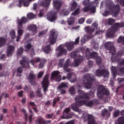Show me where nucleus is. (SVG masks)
<instances>
[{
    "label": "nucleus",
    "mask_w": 124,
    "mask_h": 124,
    "mask_svg": "<svg viewBox=\"0 0 124 124\" xmlns=\"http://www.w3.org/2000/svg\"><path fill=\"white\" fill-rule=\"evenodd\" d=\"M80 95L76 97V103L72 105V108L74 111L78 112L79 114L83 113L81 109H78V106H81L86 104L87 106H91L93 104V101L88 102L87 101H84V99L88 98V95L89 94H85L84 92L80 91Z\"/></svg>",
    "instance_id": "obj_1"
},
{
    "label": "nucleus",
    "mask_w": 124,
    "mask_h": 124,
    "mask_svg": "<svg viewBox=\"0 0 124 124\" xmlns=\"http://www.w3.org/2000/svg\"><path fill=\"white\" fill-rule=\"evenodd\" d=\"M62 4V3L60 0H53V5L55 9L57 10V12H55L54 11H51L47 14V19L48 21H49L50 22H55V21L57 20V13H58V10L61 8Z\"/></svg>",
    "instance_id": "obj_2"
},
{
    "label": "nucleus",
    "mask_w": 124,
    "mask_h": 124,
    "mask_svg": "<svg viewBox=\"0 0 124 124\" xmlns=\"http://www.w3.org/2000/svg\"><path fill=\"white\" fill-rule=\"evenodd\" d=\"M97 0H95V2H92L90 3V0H84L83 4L84 5H88V7H85L82 10L84 12H88V11H90L91 13H95V7L92 6L93 4L94 5H96L98 3L97 1Z\"/></svg>",
    "instance_id": "obj_3"
},
{
    "label": "nucleus",
    "mask_w": 124,
    "mask_h": 124,
    "mask_svg": "<svg viewBox=\"0 0 124 124\" xmlns=\"http://www.w3.org/2000/svg\"><path fill=\"white\" fill-rule=\"evenodd\" d=\"M124 23L122 22L121 23H116L114 26L108 30L107 35L108 37H113L114 36V33L116 31H117L119 28H124Z\"/></svg>",
    "instance_id": "obj_4"
},
{
    "label": "nucleus",
    "mask_w": 124,
    "mask_h": 124,
    "mask_svg": "<svg viewBox=\"0 0 124 124\" xmlns=\"http://www.w3.org/2000/svg\"><path fill=\"white\" fill-rule=\"evenodd\" d=\"M82 79L83 82V86L85 87L86 89H91L92 87V81H93L91 75L87 74L84 76Z\"/></svg>",
    "instance_id": "obj_5"
},
{
    "label": "nucleus",
    "mask_w": 124,
    "mask_h": 124,
    "mask_svg": "<svg viewBox=\"0 0 124 124\" xmlns=\"http://www.w3.org/2000/svg\"><path fill=\"white\" fill-rule=\"evenodd\" d=\"M86 57L87 59L90 58H96V62L97 64H99L101 62V58L97 56V54L95 52L91 53L90 52V49L88 48L86 51Z\"/></svg>",
    "instance_id": "obj_6"
},
{
    "label": "nucleus",
    "mask_w": 124,
    "mask_h": 124,
    "mask_svg": "<svg viewBox=\"0 0 124 124\" xmlns=\"http://www.w3.org/2000/svg\"><path fill=\"white\" fill-rule=\"evenodd\" d=\"M16 22L17 24V36L16 37V41L18 42V41H20L21 36L24 33V30H23V25L21 24L20 20H18Z\"/></svg>",
    "instance_id": "obj_7"
},
{
    "label": "nucleus",
    "mask_w": 124,
    "mask_h": 124,
    "mask_svg": "<svg viewBox=\"0 0 124 124\" xmlns=\"http://www.w3.org/2000/svg\"><path fill=\"white\" fill-rule=\"evenodd\" d=\"M63 62H64V59L60 60L59 61V66H60V67H63L65 71H70V69L67 68L68 66L70 65V60L69 59H67L64 64Z\"/></svg>",
    "instance_id": "obj_8"
},
{
    "label": "nucleus",
    "mask_w": 124,
    "mask_h": 124,
    "mask_svg": "<svg viewBox=\"0 0 124 124\" xmlns=\"http://www.w3.org/2000/svg\"><path fill=\"white\" fill-rule=\"evenodd\" d=\"M104 94L109 95V91L107 89H106L104 88V86H101L98 89L97 95L99 98H101V97L103 96Z\"/></svg>",
    "instance_id": "obj_9"
},
{
    "label": "nucleus",
    "mask_w": 124,
    "mask_h": 124,
    "mask_svg": "<svg viewBox=\"0 0 124 124\" xmlns=\"http://www.w3.org/2000/svg\"><path fill=\"white\" fill-rule=\"evenodd\" d=\"M113 45V42H107L105 44V47L106 49H109L110 53H111V54H112V56L111 57V61H113V57L114 55H115V52L116 51L115 47H114Z\"/></svg>",
    "instance_id": "obj_10"
},
{
    "label": "nucleus",
    "mask_w": 124,
    "mask_h": 124,
    "mask_svg": "<svg viewBox=\"0 0 124 124\" xmlns=\"http://www.w3.org/2000/svg\"><path fill=\"white\" fill-rule=\"evenodd\" d=\"M80 39V37H78L75 39V42H71L66 43L65 45V47H66L68 51H71L72 49H73V46L74 45H77V44H79V40Z\"/></svg>",
    "instance_id": "obj_11"
},
{
    "label": "nucleus",
    "mask_w": 124,
    "mask_h": 124,
    "mask_svg": "<svg viewBox=\"0 0 124 124\" xmlns=\"http://www.w3.org/2000/svg\"><path fill=\"white\" fill-rule=\"evenodd\" d=\"M49 75H46L45 76L44 79L42 82V85L43 86V90L44 93H46L48 89V86H49Z\"/></svg>",
    "instance_id": "obj_12"
},
{
    "label": "nucleus",
    "mask_w": 124,
    "mask_h": 124,
    "mask_svg": "<svg viewBox=\"0 0 124 124\" xmlns=\"http://www.w3.org/2000/svg\"><path fill=\"white\" fill-rule=\"evenodd\" d=\"M57 40V34H56V32L55 30H52L50 31V34H49V41L50 44H55L56 43V40Z\"/></svg>",
    "instance_id": "obj_13"
},
{
    "label": "nucleus",
    "mask_w": 124,
    "mask_h": 124,
    "mask_svg": "<svg viewBox=\"0 0 124 124\" xmlns=\"http://www.w3.org/2000/svg\"><path fill=\"white\" fill-rule=\"evenodd\" d=\"M59 74H60V72L54 71L51 74V79L55 80L56 82H60L62 80V76Z\"/></svg>",
    "instance_id": "obj_14"
},
{
    "label": "nucleus",
    "mask_w": 124,
    "mask_h": 124,
    "mask_svg": "<svg viewBox=\"0 0 124 124\" xmlns=\"http://www.w3.org/2000/svg\"><path fill=\"white\" fill-rule=\"evenodd\" d=\"M66 52V50L64 49V46L60 45L56 50L57 56L60 57L62 55H65Z\"/></svg>",
    "instance_id": "obj_15"
},
{
    "label": "nucleus",
    "mask_w": 124,
    "mask_h": 124,
    "mask_svg": "<svg viewBox=\"0 0 124 124\" xmlns=\"http://www.w3.org/2000/svg\"><path fill=\"white\" fill-rule=\"evenodd\" d=\"M83 117L84 118L85 120H88V124H96L94 121V118H93L92 115L84 114Z\"/></svg>",
    "instance_id": "obj_16"
},
{
    "label": "nucleus",
    "mask_w": 124,
    "mask_h": 124,
    "mask_svg": "<svg viewBox=\"0 0 124 124\" xmlns=\"http://www.w3.org/2000/svg\"><path fill=\"white\" fill-rule=\"evenodd\" d=\"M95 75L96 76H101V75H103L104 77L106 78L108 77L109 75V72L108 70H97L96 71Z\"/></svg>",
    "instance_id": "obj_17"
},
{
    "label": "nucleus",
    "mask_w": 124,
    "mask_h": 124,
    "mask_svg": "<svg viewBox=\"0 0 124 124\" xmlns=\"http://www.w3.org/2000/svg\"><path fill=\"white\" fill-rule=\"evenodd\" d=\"M33 0H19L18 1V4H17V6L18 7H21L22 5L23 6L27 7L30 5V1H31Z\"/></svg>",
    "instance_id": "obj_18"
},
{
    "label": "nucleus",
    "mask_w": 124,
    "mask_h": 124,
    "mask_svg": "<svg viewBox=\"0 0 124 124\" xmlns=\"http://www.w3.org/2000/svg\"><path fill=\"white\" fill-rule=\"evenodd\" d=\"M97 23L94 22L92 25V28L90 27H86L85 28V31L89 32V33H91V32H93L94 31V30H96L97 29Z\"/></svg>",
    "instance_id": "obj_19"
},
{
    "label": "nucleus",
    "mask_w": 124,
    "mask_h": 124,
    "mask_svg": "<svg viewBox=\"0 0 124 124\" xmlns=\"http://www.w3.org/2000/svg\"><path fill=\"white\" fill-rule=\"evenodd\" d=\"M110 11H111L113 16H116L119 13V11H120V6L119 5H117L113 9L110 8Z\"/></svg>",
    "instance_id": "obj_20"
},
{
    "label": "nucleus",
    "mask_w": 124,
    "mask_h": 124,
    "mask_svg": "<svg viewBox=\"0 0 124 124\" xmlns=\"http://www.w3.org/2000/svg\"><path fill=\"white\" fill-rule=\"evenodd\" d=\"M71 7L69 8L70 11H73L74 9H75L77 6H78V4L73 0L70 3Z\"/></svg>",
    "instance_id": "obj_21"
},
{
    "label": "nucleus",
    "mask_w": 124,
    "mask_h": 124,
    "mask_svg": "<svg viewBox=\"0 0 124 124\" xmlns=\"http://www.w3.org/2000/svg\"><path fill=\"white\" fill-rule=\"evenodd\" d=\"M70 108H65L63 111V116H62V119H71V118H72V115H70L66 117L64 116V115H65V114H67V113L70 112Z\"/></svg>",
    "instance_id": "obj_22"
},
{
    "label": "nucleus",
    "mask_w": 124,
    "mask_h": 124,
    "mask_svg": "<svg viewBox=\"0 0 124 124\" xmlns=\"http://www.w3.org/2000/svg\"><path fill=\"white\" fill-rule=\"evenodd\" d=\"M28 29L29 31H31L33 33V34H35V33H36V26L34 25H30L28 27Z\"/></svg>",
    "instance_id": "obj_23"
},
{
    "label": "nucleus",
    "mask_w": 124,
    "mask_h": 124,
    "mask_svg": "<svg viewBox=\"0 0 124 124\" xmlns=\"http://www.w3.org/2000/svg\"><path fill=\"white\" fill-rule=\"evenodd\" d=\"M13 52H14V46H9L8 47L7 49V56L9 57L10 56H11L12 54H13Z\"/></svg>",
    "instance_id": "obj_24"
},
{
    "label": "nucleus",
    "mask_w": 124,
    "mask_h": 124,
    "mask_svg": "<svg viewBox=\"0 0 124 124\" xmlns=\"http://www.w3.org/2000/svg\"><path fill=\"white\" fill-rule=\"evenodd\" d=\"M75 76L74 75H72L71 74H69L67 75V78L68 79H69V80H70V82H71L72 83H73V82H75V81H76V78H75ZM73 78H74L73 79Z\"/></svg>",
    "instance_id": "obj_25"
},
{
    "label": "nucleus",
    "mask_w": 124,
    "mask_h": 124,
    "mask_svg": "<svg viewBox=\"0 0 124 124\" xmlns=\"http://www.w3.org/2000/svg\"><path fill=\"white\" fill-rule=\"evenodd\" d=\"M111 73L115 78L116 77V75L117 74V72H118V69L116 68V67L112 66L111 68Z\"/></svg>",
    "instance_id": "obj_26"
},
{
    "label": "nucleus",
    "mask_w": 124,
    "mask_h": 124,
    "mask_svg": "<svg viewBox=\"0 0 124 124\" xmlns=\"http://www.w3.org/2000/svg\"><path fill=\"white\" fill-rule=\"evenodd\" d=\"M29 81L30 82H32L34 79V74H33V72H31L30 74L29 77L28 78Z\"/></svg>",
    "instance_id": "obj_27"
},
{
    "label": "nucleus",
    "mask_w": 124,
    "mask_h": 124,
    "mask_svg": "<svg viewBox=\"0 0 124 124\" xmlns=\"http://www.w3.org/2000/svg\"><path fill=\"white\" fill-rule=\"evenodd\" d=\"M10 36H11L12 39H15V38H16V32H15V31H11L10 32Z\"/></svg>",
    "instance_id": "obj_28"
},
{
    "label": "nucleus",
    "mask_w": 124,
    "mask_h": 124,
    "mask_svg": "<svg viewBox=\"0 0 124 124\" xmlns=\"http://www.w3.org/2000/svg\"><path fill=\"white\" fill-rule=\"evenodd\" d=\"M5 42H6V39L0 37V47L3 46L5 44Z\"/></svg>",
    "instance_id": "obj_29"
},
{
    "label": "nucleus",
    "mask_w": 124,
    "mask_h": 124,
    "mask_svg": "<svg viewBox=\"0 0 124 124\" xmlns=\"http://www.w3.org/2000/svg\"><path fill=\"white\" fill-rule=\"evenodd\" d=\"M115 124H124V117L120 118L117 121H116Z\"/></svg>",
    "instance_id": "obj_30"
},
{
    "label": "nucleus",
    "mask_w": 124,
    "mask_h": 124,
    "mask_svg": "<svg viewBox=\"0 0 124 124\" xmlns=\"http://www.w3.org/2000/svg\"><path fill=\"white\" fill-rule=\"evenodd\" d=\"M41 61V59H40V58H37L34 60H31V62L32 65H34V64H35V63H36L37 62H40Z\"/></svg>",
    "instance_id": "obj_31"
},
{
    "label": "nucleus",
    "mask_w": 124,
    "mask_h": 124,
    "mask_svg": "<svg viewBox=\"0 0 124 124\" xmlns=\"http://www.w3.org/2000/svg\"><path fill=\"white\" fill-rule=\"evenodd\" d=\"M51 51V48L50 47V46H47L44 48V51L45 53H46V54H49L50 53V51Z\"/></svg>",
    "instance_id": "obj_32"
},
{
    "label": "nucleus",
    "mask_w": 124,
    "mask_h": 124,
    "mask_svg": "<svg viewBox=\"0 0 124 124\" xmlns=\"http://www.w3.org/2000/svg\"><path fill=\"white\" fill-rule=\"evenodd\" d=\"M67 86H68V84H67V83L62 82L59 85L58 87V90H61L62 88H66Z\"/></svg>",
    "instance_id": "obj_33"
},
{
    "label": "nucleus",
    "mask_w": 124,
    "mask_h": 124,
    "mask_svg": "<svg viewBox=\"0 0 124 124\" xmlns=\"http://www.w3.org/2000/svg\"><path fill=\"white\" fill-rule=\"evenodd\" d=\"M18 21H20L21 24V26H22V24L24 23L25 24V23H26L27 21V18H26V17H22L21 19H17V22H18Z\"/></svg>",
    "instance_id": "obj_34"
},
{
    "label": "nucleus",
    "mask_w": 124,
    "mask_h": 124,
    "mask_svg": "<svg viewBox=\"0 0 124 124\" xmlns=\"http://www.w3.org/2000/svg\"><path fill=\"white\" fill-rule=\"evenodd\" d=\"M88 39H90V37H88V36H84V37H82L81 39V44H84Z\"/></svg>",
    "instance_id": "obj_35"
},
{
    "label": "nucleus",
    "mask_w": 124,
    "mask_h": 124,
    "mask_svg": "<svg viewBox=\"0 0 124 124\" xmlns=\"http://www.w3.org/2000/svg\"><path fill=\"white\" fill-rule=\"evenodd\" d=\"M69 14V12L67 11V10H65V9H64L61 14L62 16H66V15H68Z\"/></svg>",
    "instance_id": "obj_36"
},
{
    "label": "nucleus",
    "mask_w": 124,
    "mask_h": 124,
    "mask_svg": "<svg viewBox=\"0 0 124 124\" xmlns=\"http://www.w3.org/2000/svg\"><path fill=\"white\" fill-rule=\"evenodd\" d=\"M50 1H51V0H46L45 1L43 2V5L47 7V6L50 5Z\"/></svg>",
    "instance_id": "obj_37"
},
{
    "label": "nucleus",
    "mask_w": 124,
    "mask_h": 124,
    "mask_svg": "<svg viewBox=\"0 0 124 124\" xmlns=\"http://www.w3.org/2000/svg\"><path fill=\"white\" fill-rule=\"evenodd\" d=\"M67 22H68V25H72V24L74 23V17H71L69 18L68 19Z\"/></svg>",
    "instance_id": "obj_38"
},
{
    "label": "nucleus",
    "mask_w": 124,
    "mask_h": 124,
    "mask_svg": "<svg viewBox=\"0 0 124 124\" xmlns=\"http://www.w3.org/2000/svg\"><path fill=\"white\" fill-rule=\"evenodd\" d=\"M27 17L28 19H33V18H35V15L30 13L27 15Z\"/></svg>",
    "instance_id": "obj_39"
},
{
    "label": "nucleus",
    "mask_w": 124,
    "mask_h": 124,
    "mask_svg": "<svg viewBox=\"0 0 124 124\" xmlns=\"http://www.w3.org/2000/svg\"><path fill=\"white\" fill-rule=\"evenodd\" d=\"M21 112L24 114L26 121H28V113H27V111L24 108H22Z\"/></svg>",
    "instance_id": "obj_40"
},
{
    "label": "nucleus",
    "mask_w": 124,
    "mask_h": 124,
    "mask_svg": "<svg viewBox=\"0 0 124 124\" xmlns=\"http://www.w3.org/2000/svg\"><path fill=\"white\" fill-rule=\"evenodd\" d=\"M31 44H28L27 45H26V46H25V51H26V52H28L30 50V49L31 48Z\"/></svg>",
    "instance_id": "obj_41"
},
{
    "label": "nucleus",
    "mask_w": 124,
    "mask_h": 124,
    "mask_svg": "<svg viewBox=\"0 0 124 124\" xmlns=\"http://www.w3.org/2000/svg\"><path fill=\"white\" fill-rule=\"evenodd\" d=\"M22 72H23L22 68L21 67H18L17 70V76H21V75H19V74L22 73Z\"/></svg>",
    "instance_id": "obj_42"
},
{
    "label": "nucleus",
    "mask_w": 124,
    "mask_h": 124,
    "mask_svg": "<svg viewBox=\"0 0 124 124\" xmlns=\"http://www.w3.org/2000/svg\"><path fill=\"white\" fill-rule=\"evenodd\" d=\"M29 113H32V110L30 108H29ZM32 116H33V113L31 114L30 116H29V121L30 122H31L32 120Z\"/></svg>",
    "instance_id": "obj_43"
},
{
    "label": "nucleus",
    "mask_w": 124,
    "mask_h": 124,
    "mask_svg": "<svg viewBox=\"0 0 124 124\" xmlns=\"http://www.w3.org/2000/svg\"><path fill=\"white\" fill-rule=\"evenodd\" d=\"M91 43H92V44H93V45L95 50H97V49H98V43H96L95 42H92Z\"/></svg>",
    "instance_id": "obj_44"
},
{
    "label": "nucleus",
    "mask_w": 124,
    "mask_h": 124,
    "mask_svg": "<svg viewBox=\"0 0 124 124\" xmlns=\"http://www.w3.org/2000/svg\"><path fill=\"white\" fill-rule=\"evenodd\" d=\"M81 62V61H80V59H78L77 60L75 61V64L73 65V66H78L80 64V63Z\"/></svg>",
    "instance_id": "obj_45"
},
{
    "label": "nucleus",
    "mask_w": 124,
    "mask_h": 124,
    "mask_svg": "<svg viewBox=\"0 0 124 124\" xmlns=\"http://www.w3.org/2000/svg\"><path fill=\"white\" fill-rule=\"evenodd\" d=\"M107 114H109V111L106 109H104L102 111V114L103 116H106Z\"/></svg>",
    "instance_id": "obj_46"
},
{
    "label": "nucleus",
    "mask_w": 124,
    "mask_h": 124,
    "mask_svg": "<svg viewBox=\"0 0 124 124\" xmlns=\"http://www.w3.org/2000/svg\"><path fill=\"white\" fill-rule=\"evenodd\" d=\"M69 93L71 94H74L75 93V89H74V87H72L70 88Z\"/></svg>",
    "instance_id": "obj_47"
},
{
    "label": "nucleus",
    "mask_w": 124,
    "mask_h": 124,
    "mask_svg": "<svg viewBox=\"0 0 124 124\" xmlns=\"http://www.w3.org/2000/svg\"><path fill=\"white\" fill-rule=\"evenodd\" d=\"M107 22L109 25H112L115 22V20L112 18H109L107 20Z\"/></svg>",
    "instance_id": "obj_48"
},
{
    "label": "nucleus",
    "mask_w": 124,
    "mask_h": 124,
    "mask_svg": "<svg viewBox=\"0 0 124 124\" xmlns=\"http://www.w3.org/2000/svg\"><path fill=\"white\" fill-rule=\"evenodd\" d=\"M43 124V118H40L36 121V124Z\"/></svg>",
    "instance_id": "obj_49"
},
{
    "label": "nucleus",
    "mask_w": 124,
    "mask_h": 124,
    "mask_svg": "<svg viewBox=\"0 0 124 124\" xmlns=\"http://www.w3.org/2000/svg\"><path fill=\"white\" fill-rule=\"evenodd\" d=\"M20 64L22 65V66L25 67L26 65L28 64V62H26V60H23L20 61Z\"/></svg>",
    "instance_id": "obj_50"
},
{
    "label": "nucleus",
    "mask_w": 124,
    "mask_h": 124,
    "mask_svg": "<svg viewBox=\"0 0 124 124\" xmlns=\"http://www.w3.org/2000/svg\"><path fill=\"white\" fill-rule=\"evenodd\" d=\"M80 12V10L79 9V8L77 9L74 12H73L72 14V15H73L74 16H75L76 15H77L78 14H79Z\"/></svg>",
    "instance_id": "obj_51"
},
{
    "label": "nucleus",
    "mask_w": 124,
    "mask_h": 124,
    "mask_svg": "<svg viewBox=\"0 0 124 124\" xmlns=\"http://www.w3.org/2000/svg\"><path fill=\"white\" fill-rule=\"evenodd\" d=\"M36 95L37 96H42V93H41V92L40 89H38L37 91L36 92Z\"/></svg>",
    "instance_id": "obj_52"
},
{
    "label": "nucleus",
    "mask_w": 124,
    "mask_h": 124,
    "mask_svg": "<svg viewBox=\"0 0 124 124\" xmlns=\"http://www.w3.org/2000/svg\"><path fill=\"white\" fill-rule=\"evenodd\" d=\"M23 51H24V50L23 49V47H20V48H19L18 50H17V55H19L22 54Z\"/></svg>",
    "instance_id": "obj_53"
},
{
    "label": "nucleus",
    "mask_w": 124,
    "mask_h": 124,
    "mask_svg": "<svg viewBox=\"0 0 124 124\" xmlns=\"http://www.w3.org/2000/svg\"><path fill=\"white\" fill-rule=\"evenodd\" d=\"M118 42L121 43V42H124V37H120L118 40Z\"/></svg>",
    "instance_id": "obj_54"
},
{
    "label": "nucleus",
    "mask_w": 124,
    "mask_h": 124,
    "mask_svg": "<svg viewBox=\"0 0 124 124\" xmlns=\"http://www.w3.org/2000/svg\"><path fill=\"white\" fill-rule=\"evenodd\" d=\"M119 114H120V111L119 110H115L113 113V116L114 117H118L119 116Z\"/></svg>",
    "instance_id": "obj_55"
},
{
    "label": "nucleus",
    "mask_w": 124,
    "mask_h": 124,
    "mask_svg": "<svg viewBox=\"0 0 124 124\" xmlns=\"http://www.w3.org/2000/svg\"><path fill=\"white\" fill-rule=\"evenodd\" d=\"M85 22V18H81L78 20V23L79 24H83Z\"/></svg>",
    "instance_id": "obj_56"
},
{
    "label": "nucleus",
    "mask_w": 124,
    "mask_h": 124,
    "mask_svg": "<svg viewBox=\"0 0 124 124\" xmlns=\"http://www.w3.org/2000/svg\"><path fill=\"white\" fill-rule=\"evenodd\" d=\"M46 118L47 119H52V118H54V115L53 114H47L46 115Z\"/></svg>",
    "instance_id": "obj_57"
},
{
    "label": "nucleus",
    "mask_w": 124,
    "mask_h": 124,
    "mask_svg": "<svg viewBox=\"0 0 124 124\" xmlns=\"http://www.w3.org/2000/svg\"><path fill=\"white\" fill-rule=\"evenodd\" d=\"M50 123H51V121L50 120H44V119H43V124H50Z\"/></svg>",
    "instance_id": "obj_58"
},
{
    "label": "nucleus",
    "mask_w": 124,
    "mask_h": 124,
    "mask_svg": "<svg viewBox=\"0 0 124 124\" xmlns=\"http://www.w3.org/2000/svg\"><path fill=\"white\" fill-rule=\"evenodd\" d=\"M43 74H44V73L43 72H39L38 74V78H41L42 77Z\"/></svg>",
    "instance_id": "obj_59"
},
{
    "label": "nucleus",
    "mask_w": 124,
    "mask_h": 124,
    "mask_svg": "<svg viewBox=\"0 0 124 124\" xmlns=\"http://www.w3.org/2000/svg\"><path fill=\"white\" fill-rule=\"evenodd\" d=\"M92 22H93V19H89L87 20V24H92Z\"/></svg>",
    "instance_id": "obj_60"
},
{
    "label": "nucleus",
    "mask_w": 124,
    "mask_h": 124,
    "mask_svg": "<svg viewBox=\"0 0 124 124\" xmlns=\"http://www.w3.org/2000/svg\"><path fill=\"white\" fill-rule=\"evenodd\" d=\"M23 91H20L19 92H18V95H19V96H20V97L23 96Z\"/></svg>",
    "instance_id": "obj_61"
},
{
    "label": "nucleus",
    "mask_w": 124,
    "mask_h": 124,
    "mask_svg": "<svg viewBox=\"0 0 124 124\" xmlns=\"http://www.w3.org/2000/svg\"><path fill=\"white\" fill-rule=\"evenodd\" d=\"M39 67L40 68H42L43 67H44V63L41 62L39 64Z\"/></svg>",
    "instance_id": "obj_62"
},
{
    "label": "nucleus",
    "mask_w": 124,
    "mask_h": 124,
    "mask_svg": "<svg viewBox=\"0 0 124 124\" xmlns=\"http://www.w3.org/2000/svg\"><path fill=\"white\" fill-rule=\"evenodd\" d=\"M118 83H121L124 81V78H119L117 79Z\"/></svg>",
    "instance_id": "obj_63"
},
{
    "label": "nucleus",
    "mask_w": 124,
    "mask_h": 124,
    "mask_svg": "<svg viewBox=\"0 0 124 124\" xmlns=\"http://www.w3.org/2000/svg\"><path fill=\"white\" fill-rule=\"evenodd\" d=\"M2 96H4V97H6V98H7L8 97V96H9L8 95V94L6 93H3L2 94Z\"/></svg>",
    "instance_id": "obj_64"
}]
</instances>
